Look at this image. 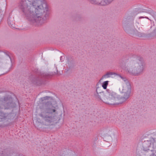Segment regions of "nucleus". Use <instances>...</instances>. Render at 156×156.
I'll list each match as a JSON object with an SVG mask.
<instances>
[{
  "instance_id": "f257e3e1",
  "label": "nucleus",
  "mask_w": 156,
  "mask_h": 156,
  "mask_svg": "<svg viewBox=\"0 0 156 156\" xmlns=\"http://www.w3.org/2000/svg\"><path fill=\"white\" fill-rule=\"evenodd\" d=\"M19 7L30 23L36 26L43 23L42 16L44 13L46 15L49 13L48 5L42 0H21Z\"/></svg>"
},
{
  "instance_id": "f03ea898",
  "label": "nucleus",
  "mask_w": 156,
  "mask_h": 156,
  "mask_svg": "<svg viewBox=\"0 0 156 156\" xmlns=\"http://www.w3.org/2000/svg\"><path fill=\"white\" fill-rule=\"evenodd\" d=\"M123 91L122 92L126 95L124 97L119 98L118 97L116 94L110 90H107L105 92H102L99 93L98 95L99 98L103 102L107 104L114 105L122 103L123 101L124 98H127L129 96L130 93L131 87L129 83H127L123 85V87L121 89Z\"/></svg>"
},
{
  "instance_id": "7ed1b4c3",
  "label": "nucleus",
  "mask_w": 156,
  "mask_h": 156,
  "mask_svg": "<svg viewBox=\"0 0 156 156\" xmlns=\"http://www.w3.org/2000/svg\"><path fill=\"white\" fill-rule=\"evenodd\" d=\"M58 108L56 104H54L48 102L45 104L44 109L43 110H42L40 116L44 118L47 125H52L54 122V119L51 116H48V115L55 112Z\"/></svg>"
},
{
  "instance_id": "20e7f679",
  "label": "nucleus",
  "mask_w": 156,
  "mask_h": 156,
  "mask_svg": "<svg viewBox=\"0 0 156 156\" xmlns=\"http://www.w3.org/2000/svg\"><path fill=\"white\" fill-rule=\"evenodd\" d=\"M130 66L132 69V71L136 70L138 73L142 72L143 70V67L141 61L138 59L132 61L130 63Z\"/></svg>"
},
{
  "instance_id": "39448f33",
  "label": "nucleus",
  "mask_w": 156,
  "mask_h": 156,
  "mask_svg": "<svg viewBox=\"0 0 156 156\" xmlns=\"http://www.w3.org/2000/svg\"><path fill=\"white\" fill-rule=\"evenodd\" d=\"M9 108L8 103L2 101H0V119H5L6 117V114L3 112Z\"/></svg>"
},
{
  "instance_id": "423d86ee",
  "label": "nucleus",
  "mask_w": 156,
  "mask_h": 156,
  "mask_svg": "<svg viewBox=\"0 0 156 156\" xmlns=\"http://www.w3.org/2000/svg\"><path fill=\"white\" fill-rule=\"evenodd\" d=\"M112 74L111 73H107L103 75L101 78L100 80H103L110 77L111 75Z\"/></svg>"
},
{
  "instance_id": "0eeeda50",
  "label": "nucleus",
  "mask_w": 156,
  "mask_h": 156,
  "mask_svg": "<svg viewBox=\"0 0 156 156\" xmlns=\"http://www.w3.org/2000/svg\"><path fill=\"white\" fill-rule=\"evenodd\" d=\"M109 81H106L104 82L102 84V86L104 89L107 88V87Z\"/></svg>"
},
{
  "instance_id": "6e6552de",
  "label": "nucleus",
  "mask_w": 156,
  "mask_h": 156,
  "mask_svg": "<svg viewBox=\"0 0 156 156\" xmlns=\"http://www.w3.org/2000/svg\"><path fill=\"white\" fill-rule=\"evenodd\" d=\"M150 156H156V151H154Z\"/></svg>"
},
{
  "instance_id": "1a4fd4ad",
  "label": "nucleus",
  "mask_w": 156,
  "mask_h": 156,
  "mask_svg": "<svg viewBox=\"0 0 156 156\" xmlns=\"http://www.w3.org/2000/svg\"><path fill=\"white\" fill-rule=\"evenodd\" d=\"M48 98V97H44L43 98H41V99L42 101H44V100H45L47 99V98Z\"/></svg>"
}]
</instances>
